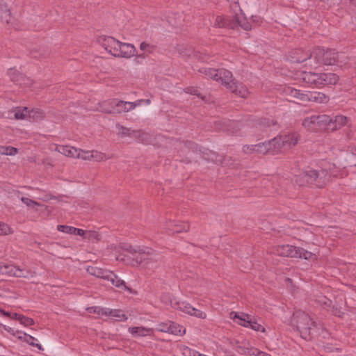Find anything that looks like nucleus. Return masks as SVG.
I'll return each instance as SVG.
<instances>
[{
  "label": "nucleus",
  "mask_w": 356,
  "mask_h": 356,
  "mask_svg": "<svg viewBox=\"0 0 356 356\" xmlns=\"http://www.w3.org/2000/svg\"><path fill=\"white\" fill-rule=\"evenodd\" d=\"M199 72L211 79L220 82L236 95L246 98L249 94L248 88L242 83L236 81L232 73L227 70L202 67Z\"/></svg>",
  "instance_id": "f257e3e1"
},
{
  "label": "nucleus",
  "mask_w": 356,
  "mask_h": 356,
  "mask_svg": "<svg viewBox=\"0 0 356 356\" xmlns=\"http://www.w3.org/2000/svg\"><path fill=\"white\" fill-rule=\"evenodd\" d=\"M343 55H339L334 49L325 50L321 47H316L313 49V60H310L309 67L316 69L321 65H341L343 61L341 59Z\"/></svg>",
  "instance_id": "f03ea898"
},
{
  "label": "nucleus",
  "mask_w": 356,
  "mask_h": 356,
  "mask_svg": "<svg viewBox=\"0 0 356 356\" xmlns=\"http://www.w3.org/2000/svg\"><path fill=\"white\" fill-rule=\"evenodd\" d=\"M329 179V175L327 170L309 169L306 171L296 175L294 181L299 186H304L306 184L315 187H323Z\"/></svg>",
  "instance_id": "7ed1b4c3"
},
{
  "label": "nucleus",
  "mask_w": 356,
  "mask_h": 356,
  "mask_svg": "<svg viewBox=\"0 0 356 356\" xmlns=\"http://www.w3.org/2000/svg\"><path fill=\"white\" fill-rule=\"evenodd\" d=\"M300 79L308 86L320 87L321 86L334 85L339 81V76L334 73H315L302 71Z\"/></svg>",
  "instance_id": "20e7f679"
},
{
  "label": "nucleus",
  "mask_w": 356,
  "mask_h": 356,
  "mask_svg": "<svg viewBox=\"0 0 356 356\" xmlns=\"http://www.w3.org/2000/svg\"><path fill=\"white\" fill-rule=\"evenodd\" d=\"M287 60L293 63H305V66L309 67L310 60H313V51H304L302 49H293L287 55Z\"/></svg>",
  "instance_id": "39448f33"
},
{
  "label": "nucleus",
  "mask_w": 356,
  "mask_h": 356,
  "mask_svg": "<svg viewBox=\"0 0 356 356\" xmlns=\"http://www.w3.org/2000/svg\"><path fill=\"white\" fill-rule=\"evenodd\" d=\"M298 140L299 136L296 133L283 134L273 138L277 152L282 148H291L296 145Z\"/></svg>",
  "instance_id": "423d86ee"
},
{
  "label": "nucleus",
  "mask_w": 356,
  "mask_h": 356,
  "mask_svg": "<svg viewBox=\"0 0 356 356\" xmlns=\"http://www.w3.org/2000/svg\"><path fill=\"white\" fill-rule=\"evenodd\" d=\"M293 321H296V327L301 337L309 340V331L307 328L303 327V323H307L309 321V316L305 312L297 311L293 314Z\"/></svg>",
  "instance_id": "0eeeda50"
},
{
  "label": "nucleus",
  "mask_w": 356,
  "mask_h": 356,
  "mask_svg": "<svg viewBox=\"0 0 356 356\" xmlns=\"http://www.w3.org/2000/svg\"><path fill=\"white\" fill-rule=\"evenodd\" d=\"M118 131V134L122 137H134L140 142H144L147 139L148 135L142 130H134L125 127L120 124H116Z\"/></svg>",
  "instance_id": "6e6552de"
},
{
  "label": "nucleus",
  "mask_w": 356,
  "mask_h": 356,
  "mask_svg": "<svg viewBox=\"0 0 356 356\" xmlns=\"http://www.w3.org/2000/svg\"><path fill=\"white\" fill-rule=\"evenodd\" d=\"M0 274L17 277H26L28 271L13 264L0 262Z\"/></svg>",
  "instance_id": "1a4fd4ad"
},
{
  "label": "nucleus",
  "mask_w": 356,
  "mask_h": 356,
  "mask_svg": "<svg viewBox=\"0 0 356 356\" xmlns=\"http://www.w3.org/2000/svg\"><path fill=\"white\" fill-rule=\"evenodd\" d=\"M121 248L124 250V251H127L131 254H136L138 253L139 254V257H138L136 259V264H139L142 263L143 261H145L146 259L143 257L144 254H151V249L147 248V251L144 250L143 248L136 246L134 247L131 245L124 243L121 245Z\"/></svg>",
  "instance_id": "9d476101"
},
{
  "label": "nucleus",
  "mask_w": 356,
  "mask_h": 356,
  "mask_svg": "<svg viewBox=\"0 0 356 356\" xmlns=\"http://www.w3.org/2000/svg\"><path fill=\"white\" fill-rule=\"evenodd\" d=\"M102 47L111 55L117 57L120 41L113 37H103L99 40Z\"/></svg>",
  "instance_id": "9b49d317"
},
{
  "label": "nucleus",
  "mask_w": 356,
  "mask_h": 356,
  "mask_svg": "<svg viewBox=\"0 0 356 356\" xmlns=\"http://www.w3.org/2000/svg\"><path fill=\"white\" fill-rule=\"evenodd\" d=\"M329 120V116L326 115H312L306 117L302 122L303 127L310 129L314 124H326Z\"/></svg>",
  "instance_id": "f8f14e48"
},
{
  "label": "nucleus",
  "mask_w": 356,
  "mask_h": 356,
  "mask_svg": "<svg viewBox=\"0 0 356 356\" xmlns=\"http://www.w3.org/2000/svg\"><path fill=\"white\" fill-rule=\"evenodd\" d=\"M302 103L316 102L318 104L326 103L328 102V97L320 92H308L302 96Z\"/></svg>",
  "instance_id": "ddd939ff"
},
{
  "label": "nucleus",
  "mask_w": 356,
  "mask_h": 356,
  "mask_svg": "<svg viewBox=\"0 0 356 356\" xmlns=\"http://www.w3.org/2000/svg\"><path fill=\"white\" fill-rule=\"evenodd\" d=\"M117 57L131 58L136 53L135 46L130 43L120 42Z\"/></svg>",
  "instance_id": "4468645a"
},
{
  "label": "nucleus",
  "mask_w": 356,
  "mask_h": 356,
  "mask_svg": "<svg viewBox=\"0 0 356 356\" xmlns=\"http://www.w3.org/2000/svg\"><path fill=\"white\" fill-rule=\"evenodd\" d=\"M256 152L260 154L272 153L275 154L277 152L276 145L273 141V139L264 143H260L255 145Z\"/></svg>",
  "instance_id": "2eb2a0df"
},
{
  "label": "nucleus",
  "mask_w": 356,
  "mask_h": 356,
  "mask_svg": "<svg viewBox=\"0 0 356 356\" xmlns=\"http://www.w3.org/2000/svg\"><path fill=\"white\" fill-rule=\"evenodd\" d=\"M143 100L138 101V103L136 104L135 102H124L122 100L117 99V102L115 104L116 106V109L113 111V114H120L122 112H129L130 111L134 110L137 105H139L141 102Z\"/></svg>",
  "instance_id": "dca6fc26"
},
{
  "label": "nucleus",
  "mask_w": 356,
  "mask_h": 356,
  "mask_svg": "<svg viewBox=\"0 0 356 356\" xmlns=\"http://www.w3.org/2000/svg\"><path fill=\"white\" fill-rule=\"evenodd\" d=\"M167 229L168 234H174L187 232L189 229V225L187 222L169 221L167 223Z\"/></svg>",
  "instance_id": "f3484780"
},
{
  "label": "nucleus",
  "mask_w": 356,
  "mask_h": 356,
  "mask_svg": "<svg viewBox=\"0 0 356 356\" xmlns=\"http://www.w3.org/2000/svg\"><path fill=\"white\" fill-rule=\"evenodd\" d=\"M348 121V118L343 115H337L334 118L329 116V120H327L326 124H328L329 129L334 131L346 124Z\"/></svg>",
  "instance_id": "a211bd4d"
},
{
  "label": "nucleus",
  "mask_w": 356,
  "mask_h": 356,
  "mask_svg": "<svg viewBox=\"0 0 356 356\" xmlns=\"http://www.w3.org/2000/svg\"><path fill=\"white\" fill-rule=\"evenodd\" d=\"M298 248L296 246L291 245H279L276 249V252L278 255L288 257H297Z\"/></svg>",
  "instance_id": "6ab92c4d"
},
{
  "label": "nucleus",
  "mask_w": 356,
  "mask_h": 356,
  "mask_svg": "<svg viewBox=\"0 0 356 356\" xmlns=\"http://www.w3.org/2000/svg\"><path fill=\"white\" fill-rule=\"evenodd\" d=\"M230 316L234 320H236V323L240 325L243 326L245 327H249L250 323V321L252 318L251 315L243 312L236 313L232 312L230 313Z\"/></svg>",
  "instance_id": "aec40b11"
},
{
  "label": "nucleus",
  "mask_w": 356,
  "mask_h": 356,
  "mask_svg": "<svg viewBox=\"0 0 356 356\" xmlns=\"http://www.w3.org/2000/svg\"><path fill=\"white\" fill-rule=\"evenodd\" d=\"M106 280L110 281L112 283V284L115 286L116 287L122 288L126 291H131L130 288L126 286L125 282L119 278L112 271L109 270Z\"/></svg>",
  "instance_id": "412c9836"
},
{
  "label": "nucleus",
  "mask_w": 356,
  "mask_h": 356,
  "mask_svg": "<svg viewBox=\"0 0 356 356\" xmlns=\"http://www.w3.org/2000/svg\"><path fill=\"white\" fill-rule=\"evenodd\" d=\"M117 102V99H111L104 101L99 104V111L109 114H113V111L116 109L115 104Z\"/></svg>",
  "instance_id": "4be33fe9"
},
{
  "label": "nucleus",
  "mask_w": 356,
  "mask_h": 356,
  "mask_svg": "<svg viewBox=\"0 0 356 356\" xmlns=\"http://www.w3.org/2000/svg\"><path fill=\"white\" fill-rule=\"evenodd\" d=\"M104 316H111L118 321H126L128 318L127 315L120 309L106 308V310L104 312Z\"/></svg>",
  "instance_id": "5701e85b"
},
{
  "label": "nucleus",
  "mask_w": 356,
  "mask_h": 356,
  "mask_svg": "<svg viewBox=\"0 0 356 356\" xmlns=\"http://www.w3.org/2000/svg\"><path fill=\"white\" fill-rule=\"evenodd\" d=\"M250 121L251 122L249 124L259 127L261 129L269 127L275 124V121L270 118H252Z\"/></svg>",
  "instance_id": "b1692460"
},
{
  "label": "nucleus",
  "mask_w": 356,
  "mask_h": 356,
  "mask_svg": "<svg viewBox=\"0 0 356 356\" xmlns=\"http://www.w3.org/2000/svg\"><path fill=\"white\" fill-rule=\"evenodd\" d=\"M57 229L61 232L79 235V236H84L86 232L83 229L76 228L74 227L68 226V225H58Z\"/></svg>",
  "instance_id": "393cba45"
},
{
  "label": "nucleus",
  "mask_w": 356,
  "mask_h": 356,
  "mask_svg": "<svg viewBox=\"0 0 356 356\" xmlns=\"http://www.w3.org/2000/svg\"><path fill=\"white\" fill-rule=\"evenodd\" d=\"M87 272L91 275L106 280L109 270L97 266H88Z\"/></svg>",
  "instance_id": "a878e982"
},
{
  "label": "nucleus",
  "mask_w": 356,
  "mask_h": 356,
  "mask_svg": "<svg viewBox=\"0 0 356 356\" xmlns=\"http://www.w3.org/2000/svg\"><path fill=\"white\" fill-rule=\"evenodd\" d=\"M129 332L134 337H145L151 334L152 330L145 327H130Z\"/></svg>",
  "instance_id": "bb28decb"
},
{
  "label": "nucleus",
  "mask_w": 356,
  "mask_h": 356,
  "mask_svg": "<svg viewBox=\"0 0 356 356\" xmlns=\"http://www.w3.org/2000/svg\"><path fill=\"white\" fill-rule=\"evenodd\" d=\"M58 149L59 152L67 156L77 158L79 156V149L75 147L70 146H60Z\"/></svg>",
  "instance_id": "cd10ccee"
},
{
  "label": "nucleus",
  "mask_w": 356,
  "mask_h": 356,
  "mask_svg": "<svg viewBox=\"0 0 356 356\" xmlns=\"http://www.w3.org/2000/svg\"><path fill=\"white\" fill-rule=\"evenodd\" d=\"M284 92L287 96L302 102V96L305 95V93L300 90L291 87H286L284 88Z\"/></svg>",
  "instance_id": "c85d7f7f"
},
{
  "label": "nucleus",
  "mask_w": 356,
  "mask_h": 356,
  "mask_svg": "<svg viewBox=\"0 0 356 356\" xmlns=\"http://www.w3.org/2000/svg\"><path fill=\"white\" fill-rule=\"evenodd\" d=\"M297 253L298 255L296 258H303L306 260H314L316 258L314 253L309 252L302 248H298Z\"/></svg>",
  "instance_id": "c756f323"
},
{
  "label": "nucleus",
  "mask_w": 356,
  "mask_h": 356,
  "mask_svg": "<svg viewBox=\"0 0 356 356\" xmlns=\"http://www.w3.org/2000/svg\"><path fill=\"white\" fill-rule=\"evenodd\" d=\"M173 307L189 315H191L192 312L191 311H193V307H192L189 303L186 302H177L175 303V305Z\"/></svg>",
  "instance_id": "7c9ffc66"
},
{
  "label": "nucleus",
  "mask_w": 356,
  "mask_h": 356,
  "mask_svg": "<svg viewBox=\"0 0 356 356\" xmlns=\"http://www.w3.org/2000/svg\"><path fill=\"white\" fill-rule=\"evenodd\" d=\"M185 328L182 325H180L172 321L170 322L169 333L175 335L181 336L185 333Z\"/></svg>",
  "instance_id": "2f4dec72"
},
{
  "label": "nucleus",
  "mask_w": 356,
  "mask_h": 356,
  "mask_svg": "<svg viewBox=\"0 0 356 356\" xmlns=\"http://www.w3.org/2000/svg\"><path fill=\"white\" fill-rule=\"evenodd\" d=\"M8 75L13 82L19 85L22 84L21 80L23 79V75L19 74L15 69H9L8 71Z\"/></svg>",
  "instance_id": "473e14b6"
},
{
  "label": "nucleus",
  "mask_w": 356,
  "mask_h": 356,
  "mask_svg": "<svg viewBox=\"0 0 356 356\" xmlns=\"http://www.w3.org/2000/svg\"><path fill=\"white\" fill-rule=\"evenodd\" d=\"M140 49L145 54H150L155 51L156 46L147 41H143L140 44Z\"/></svg>",
  "instance_id": "72a5a7b5"
},
{
  "label": "nucleus",
  "mask_w": 356,
  "mask_h": 356,
  "mask_svg": "<svg viewBox=\"0 0 356 356\" xmlns=\"http://www.w3.org/2000/svg\"><path fill=\"white\" fill-rule=\"evenodd\" d=\"M226 24L227 28L232 29L236 28L237 26H238V24H240L239 16L237 14H236L234 16L232 17H227Z\"/></svg>",
  "instance_id": "f704fd0d"
},
{
  "label": "nucleus",
  "mask_w": 356,
  "mask_h": 356,
  "mask_svg": "<svg viewBox=\"0 0 356 356\" xmlns=\"http://www.w3.org/2000/svg\"><path fill=\"white\" fill-rule=\"evenodd\" d=\"M0 9L2 11V14L1 15L2 21L6 24H9L11 17L8 6L6 4L0 3Z\"/></svg>",
  "instance_id": "c9c22d12"
},
{
  "label": "nucleus",
  "mask_w": 356,
  "mask_h": 356,
  "mask_svg": "<svg viewBox=\"0 0 356 356\" xmlns=\"http://www.w3.org/2000/svg\"><path fill=\"white\" fill-rule=\"evenodd\" d=\"M17 153V149L11 146H0V154L13 156Z\"/></svg>",
  "instance_id": "e433bc0d"
},
{
  "label": "nucleus",
  "mask_w": 356,
  "mask_h": 356,
  "mask_svg": "<svg viewBox=\"0 0 356 356\" xmlns=\"http://www.w3.org/2000/svg\"><path fill=\"white\" fill-rule=\"evenodd\" d=\"M29 113L27 107H24L23 108H17L15 111V117L16 119L23 120L24 119L28 113Z\"/></svg>",
  "instance_id": "4c0bfd02"
},
{
  "label": "nucleus",
  "mask_w": 356,
  "mask_h": 356,
  "mask_svg": "<svg viewBox=\"0 0 356 356\" xmlns=\"http://www.w3.org/2000/svg\"><path fill=\"white\" fill-rule=\"evenodd\" d=\"M227 17L217 16L216 17L213 26L217 28H227Z\"/></svg>",
  "instance_id": "58836bf2"
},
{
  "label": "nucleus",
  "mask_w": 356,
  "mask_h": 356,
  "mask_svg": "<svg viewBox=\"0 0 356 356\" xmlns=\"http://www.w3.org/2000/svg\"><path fill=\"white\" fill-rule=\"evenodd\" d=\"M170 322L171 321H168L166 323H164V322L160 323L156 325L155 330L159 332L169 333L170 327Z\"/></svg>",
  "instance_id": "ea45409f"
},
{
  "label": "nucleus",
  "mask_w": 356,
  "mask_h": 356,
  "mask_svg": "<svg viewBox=\"0 0 356 356\" xmlns=\"http://www.w3.org/2000/svg\"><path fill=\"white\" fill-rule=\"evenodd\" d=\"M249 327L255 331H261L262 332H265V328L259 323H258L254 318L252 316L250 321Z\"/></svg>",
  "instance_id": "a19ab883"
},
{
  "label": "nucleus",
  "mask_w": 356,
  "mask_h": 356,
  "mask_svg": "<svg viewBox=\"0 0 356 356\" xmlns=\"http://www.w3.org/2000/svg\"><path fill=\"white\" fill-rule=\"evenodd\" d=\"M79 156L77 158L83 160H91L92 157V151H83L79 149Z\"/></svg>",
  "instance_id": "79ce46f5"
},
{
  "label": "nucleus",
  "mask_w": 356,
  "mask_h": 356,
  "mask_svg": "<svg viewBox=\"0 0 356 356\" xmlns=\"http://www.w3.org/2000/svg\"><path fill=\"white\" fill-rule=\"evenodd\" d=\"M239 22L238 26H241L243 29L245 31H250L252 29L251 24L246 20L243 16H239Z\"/></svg>",
  "instance_id": "37998d69"
},
{
  "label": "nucleus",
  "mask_w": 356,
  "mask_h": 356,
  "mask_svg": "<svg viewBox=\"0 0 356 356\" xmlns=\"http://www.w3.org/2000/svg\"><path fill=\"white\" fill-rule=\"evenodd\" d=\"M316 324L314 321H312V318L309 316V321L307 323H303V327L307 328L309 331V340L311 339L312 334V331L314 330V328L316 327Z\"/></svg>",
  "instance_id": "c03bdc74"
},
{
  "label": "nucleus",
  "mask_w": 356,
  "mask_h": 356,
  "mask_svg": "<svg viewBox=\"0 0 356 356\" xmlns=\"http://www.w3.org/2000/svg\"><path fill=\"white\" fill-rule=\"evenodd\" d=\"M89 313L97 314L99 315H104V312L106 308H102L100 307H90L87 309Z\"/></svg>",
  "instance_id": "a18cd8bd"
},
{
  "label": "nucleus",
  "mask_w": 356,
  "mask_h": 356,
  "mask_svg": "<svg viewBox=\"0 0 356 356\" xmlns=\"http://www.w3.org/2000/svg\"><path fill=\"white\" fill-rule=\"evenodd\" d=\"M106 159V156L104 154L99 152L97 151H92V159L95 160V161L99 162L102 161H104Z\"/></svg>",
  "instance_id": "49530a36"
},
{
  "label": "nucleus",
  "mask_w": 356,
  "mask_h": 356,
  "mask_svg": "<svg viewBox=\"0 0 356 356\" xmlns=\"http://www.w3.org/2000/svg\"><path fill=\"white\" fill-rule=\"evenodd\" d=\"M22 202L25 204L28 207L35 208L36 206H38L40 204L34 200H32L28 197H22L21 198Z\"/></svg>",
  "instance_id": "de8ad7c7"
},
{
  "label": "nucleus",
  "mask_w": 356,
  "mask_h": 356,
  "mask_svg": "<svg viewBox=\"0 0 356 356\" xmlns=\"http://www.w3.org/2000/svg\"><path fill=\"white\" fill-rule=\"evenodd\" d=\"M197 351L194 350L188 347L184 346L182 348V355L183 356H196L197 354Z\"/></svg>",
  "instance_id": "09e8293b"
},
{
  "label": "nucleus",
  "mask_w": 356,
  "mask_h": 356,
  "mask_svg": "<svg viewBox=\"0 0 356 356\" xmlns=\"http://www.w3.org/2000/svg\"><path fill=\"white\" fill-rule=\"evenodd\" d=\"M19 322L25 326H29L34 323V321L32 318L23 315L19 317Z\"/></svg>",
  "instance_id": "8fccbe9b"
},
{
  "label": "nucleus",
  "mask_w": 356,
  "mask_h": 356,
  "mask_svg": "<svg viewBox=\"0 0 356 356\" xmlns=\"http://www.w3.org/2000/svg\"><path fill=\"white\" fill-rule=\"evenodd\" d=\"M191 312H192L191 314V316H194L195 317H197V318H202V319H204L207 317V314L204 312H202L197 309H195V307H193V311H191Z\"/></svg>",
  "instance_id": "3c124183"
},
{
  "label": "nucleus",
  "mask_w": 356,
  "mask_h": 356,
  "mask_svg": "<svg viewBox=\"0 0 356 356\" xmlns=\"http://www.w3.org/2000/svg\"><path fill=\"white\" fill-rule=\"evenodd\" d=\"M243 152L245 154H251L253 152H256L255 145H246L243 147Z\"/></svg>",
  "instance_id": "603ef678"
},
{
  "label": "nucleus",
  "mask_w": 356,
  "mask_h": 356,
  "mask_svg": "<svg viewBox=\"0 0 356 356\" xmlns=\"http://www.w3.org/2000/svg\"><path fill=\"white\" fill-rule=\"evenodd\" d=\"M10 232L9 227L5 223L0 222V235L8 234Z\"/></svg>",
  "instance_id": "864d4df0"
},
{
  "label": "nucleus",
  "mask_w": 356,
  "mask_h": 356,
  "mask_svg": "<svg viewBox=\"0 0 356 356\" xmlns=\"http://www.w3.org/2000/svg\"><path fill=\"white\" fill-rule=\"evenodd\" d=\"M186 92L191 94V95H197V96H200V93L198 92V90L197 88H188L186 89Z\"/></svg>",
  "instance_id": "5fc2aeb1"
},
{
  "label": "nucleus",
  "mask_w": 356,
  "mask_h": 356,
  "mask_svg": "<svg viewBox=\"0 0 356 356\" xmlns=\"http://www.w3.org/2000/svg\"><path fill=\"white\" fill-rule=\"evenodd\" d=\"M28 339H26V341L31 345V346H35V343H34V341L35 340H37L36 339H35L33 337L31 336V335H29L28 337Z\"/></svg>",
  "instance_id": "6e6d98bb"
},
{
  "label": "nucleus",
  "mask_w": 356,
  "mask_h": 356,
  "mask_svg": "<svg viewBox=\"0 0 356 356\" xmlns=\"http://www.w3.org/2000/svg\"><path fill=\"white\" fill-rule=\"evenodd\" d=\"M332 304V300H330L326 298H324L323 305H325V307H331Z\"/></svg>",
  "instance_id": "4d7b16f0"
},
{
  "label": "nucleus",
  "mask_w": 356,
  "mask_h": 356,
  "mask_svg": "<svg viewBox=\"0 0 356 356\" xmlns=\"http://www.w3.org/2000/svg\"><path fill=\"white\" fill-rule=\"evenodd\" d=\"M22 314H19L17 313H11L10 318L18 320L19 321V317H21Z\"/></svg>",
  "instance_id": "13d9d810"
},
{
  "label": "nucleus",
  "mask_w": 356,
  "mask_h": 356,
  "mask_svg": "<svg viewBox=\"0 0 356 356\" xmlns=\"http://www.w3.org/2000/svg\"><path fill=\"white\" fill-rule=\"evenodd\" d=\"M255 351L257 352V356H271L270 354L266 353L263 352V351H259L258 350H255Z\"/></svg>",
  "instance_id": "bf43d9fd"
},
{
  "label": "nucleus",
  "mask_w": 356,
  "mask_h": 356,
  "mask_svg": "<svg viewBox=\"0 0 356 356\" xmlns=\"http://www.w3.org/2000/svg\"><path fill=\"white\" fill-rule=\"evenodd\" d=\"M0 312L3 314V316L10 318V316H11L10 312L1 310V309H0Z\"/></svg>",
  "instance_id": "052dcab7"
},
{
  "label": "nucleus",
  "mask_w": 356,
  "mask_h": 356,
  "mask_svg": "<svg viewBox=\"0 0 356 356\" xmlns=\"http://www.w3.org/2000/svg\"><path fill=\"white\" fill-rule=\"evenodd\" d=\"M223 123V126H220L219 127V129L223 130V131H228V128H227V125L225 124V122H222Z\"/></svg>",
  "instance_id": "680f3d73"
},
{
  "label": "nucleus",
  "mask_w": 356,
  "mask_h": 356,
  "mask_svg": "<svg viewBox=\"0 0 356 356\" xmlns=\"http://www.w3.org/2000/svg\"><path fill=\"white\" fill-rule=\"evenodd\" d=\"M34 346L37 347L39 350H43L42 346L39 343H35Z\"/></svg>",
  "instance_id": "e2e57ef3"
},
{
  "label": "nucleus",
  "mask_w": 356,
  "mask_h": 356,
  "mask_svg": "<svg viewBox=\"0 0 356 356\" xmlns=\"http://www.w3.org/2000/svg\"><path fill=\"white\" fill-rule=\"evenodd\" d=\"M352 5L356 7V0H350Z\"/></svg>",
  "instance_id": "0e129e2a"
},
{
  "label": "nucleus",
  "mask_w": 356,
  "mask_h": 356,
  "mask_svg": "<svg viewBox=\"0 0 356 356\" xmlns=\"http://www.w3.org/2000/svg\"><path fill=\"white\" fill-rule=\"evenodd\" d=\"M152 259H153V258L147 259L148 261H147V265H149V261H150V260H152Z\"/></svg>",
  "instance_id": "69168bd1"
},
{
  "label": "nucleus",
  "mask_w": 356,
  "mask_h": 356,
  "mask_svg": "<svg viewBox=\"0 0 356 356\" xmlns=\"http://www.w3.org/2000/svg\"><path fill=\"white\" fill-rule=\"evenodd\" d=\"M145 102H146L147 104H150V100H149V99H146V100H145Z\"/></svg>",
  "instance_id": "338daca9"
},
{
  "label": "nucleus",
  "mask_w": 356,
  "mask_h": 356,
  "mask_svg": "<svg viewBox=\"0 0 356 356\" xmlns=\"http://www.w3.org/2000/svg\"><path fill=\"white\" fill-rule=\"evenodd\" d=\"M228 1H230V2H234V3H237L236 0H227Z\"/></svg>",
  "instance_id": "774afa93"
}]
</instances>
